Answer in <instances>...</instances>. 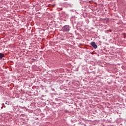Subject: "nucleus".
I'll return each mask as SVG.
<instances>
[{"instance_id": "7ed1b4c3", "label": "nucleus", "mask_w": 126, "mask_h": 126, "mask_svg": "<svg viewBox=\"0 0 126 126\" xmlns=\"http://www.w3.org/2000/svg\"><path fill=\"white\" fill-rule=\"evenodd\" d=\"M3 57H4V55L0 53V60H1V59H2V58H3Z\"/></svg>"}, {"instance_id": "f257e3e1", "label": "nucleus", "mask_w": 126, "mask_h": 126, "mask_svg": "<svg viewBox=\"0 0 126 126\" xmlns=\"http://www.w3.org/2000/svg\"><path fill=\"white\" fill-rule=\"evenodd\" d=\"M70 29L69 28V26H64L63 28V32H69Z\"/></svg>"}, {"instance_id": "f03ea898", "label": "nucleus", "mask_w": 126, "mask_h": 126, "mask_svg": "<svg viewBox=\"0 0 126 126\" xmlns=\"http://www.w3.org/2000/svg\"><path fill=\"white\" fill-rule=\"evenodd\" d=\"M91 45L92 46V47H93V48H94V49H97V48H98V46L97 45H96L95 42H92L91 43Z\"/></svg>"}]
</instances>
